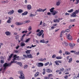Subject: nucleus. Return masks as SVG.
I'll return each mask as SVG.
<instances>
[{
    "mask_svg": "<svg viewBox=\"0 0 79 79\" xmlns=\"http://www.w3.org/2000/svg\"><path fill=\"white\" fill-rule=\"evenodd\" d=\"M36 32H39L37 33L36 35L38 37H41L42 36V38H44V34H43L44 32V30H41L40 31V29H39L37 30L36 31Z\"/></svg>",
    "mask_w": 79,
    "mask_h": 79,
    "instance_id": "f257e3e1",
    "label": "nucleus"
},
{
    "mask_svg": "<svg viewBox=\"0 0 79 79\" xmlns=\"http://www.w3.org/2000/svg\"><path fill=\"white\" fill-rule=\"evenodd\" d=\"M13 63V61H11V63H5L3 65V68H4L3 69V70H5V69H6V67H8V66H10L11 65V64Z\"/></svg>",
    "mask_w": 79,
    "mask_h": 79,
    "instance_id": "f03ea898",
    "label": "nucleus"
},
{
    "mask_svg": "<svg viewBox=\"0 0 79 79\" xmlns=\"http://www.w3.org/2000/svg\"><path fill=\"white\" fill-rule=\"evenodd\" d=\"M19 73H20V76H19V78L20 79H24L25 78L24 77V75L23 74V71H19Z\"/></svg>",
    "mask_w": 79,
    "mask_h": 79,
    "instance_id": "7ed1b4c3",
    "label": "nucleus"
},
{
    "mask_svg": "<svg viewBox=\"0 0 79 79\" xmlns=\"http://www.w3.org/2000/svg\"><path fill=\"white\" fill-rule=\"evenodd\" d=\"M67 39H68L69 40H73V38L71 35L70 34H68L67 36Z\"/></svg>",
    "mask_w": 79,
    "mask_h": 79,
    "instance_id": "20e7f679",
    "label": "nucleus"
},
{
    "mask_svg": "<svg viewBox=\"0 0 79 79\" xmlns=\"http://www.w3.org/2000/svg\"><path fill=\"white\" fill-rule=\"evenodd\" d=\"M62 45H64V47H67L68 45V44L66 42L64 41L62 43Z\"/></svg>",
    "mask_w": 79,
    "mask_h": 79,
    "instance_id": "39448f33",
    "label": "nucleus"
},
{
    "mask_svg": "<svg viewBox=\"0 0 79 79\" xmlns=\"http://www.w3.org/2000/svg\"><path fill=\"white\" fill-rule=\"evenodd\" d=\"M8 15H12L14 13V10H11L10 11H9V12L7 13Z\"/></svg>",
    "mask_w": 79,
    "mask_h": 79,
    "instance_id": "423d86ee",
    "label": "nucleus"
},
{
    "mask_svg": "<svg viewBox=\"0 0 79 79\" xmlns=\"http://www.w3.org/2000/svg\"><path fill=\"white\" fill-rule=\"evenodd\" d=\"M37 66L38 67H41V66H44V64L41 63H38Z\"/></svg>",
    "mask_w": 79,
    "mask_h": 79,
    "instance_id": "0eeeda50",
    "label": "nucleus"
},
{
    "mask_svg": "<svg viewBox=\"0 0 79 79\" xmlns=\"http://www.w3.org/2000/svg\"><path fill=\"white\" fill-rule=\"evenodd\" d=\"M14 63H16V64H19V65L20 66H21V67H23V65H22V63H21V62H19L15 61Z\"/></svg>",
    "mask_w": 79,
    "mask_h": 79,
    "instance_id": "6e6552de",
    "label": "nucleus"
},
{
    "mask_svg": "<svg viewBox=\"0 0 79 79\" xmlns=\"http://www.w3.org/2000/svg\"><path fill=\"white\" fill-rule=\"evenodd\" d=\"M5 34L6 35H11V32L9 31H6L5 32Z\"/></svg>",
    "mask_w": 79,
    "mask_h": 79,
    "instance_id": "1a4fd4ad",
    "label": "nucleus"
},
{
    "mask_svg": "<svg viewBox=\"0 0 79 79\" xmlns=\"http://www.w3.org/2000/svg\"><path fill=\"white\" fill-rule=\"evenodd\" d=\"M69 45L71 47H74L76 45V44H72L71 43H70L69 44Z\"/></svg>",
    "mask_w": 79,
    "mask_h": 79,
    "instance_id": "9d476101",
    "label": "nucleus"
},
{
    "mask_svg": "<svg viewBox=\"0 0 79 79\" xmlns=\"http://www.w3.org/2000/svg\"><path fill=\"white\" fill-rule=\"evenodd\" d=\"M17 57V55H15L14 56V59H13V63H15V60L16 59V57Z\"/></svg>",
    "mask_w": 79,
    "mask_h": 79,
    "instance_id": "9b49d317",
    "label": "nucleus"
},
{
    "mask_svg": "<svg viewBox=\"0 0 79 79\" xmlns=\"http://www.w3.org/2000/svg\"><path fill=\"white\" fill-rule=\"evenodd\" d=\"M16 25H17V26H20V25L23 24V23L22 22V23H19L18 22H17L16 23Z\"/></svg>",
    "mask_w": 79,
    "mask_h": 79,
    "instance_id": "f8f14e48",
    "label": "nucleus"
},
{
    "mask_svg": "<svg viewBox=\"0 0 79 79\" xmlns=\"http://www.w3.org/2000/svg\"><path fill=\"white\" fill-rule=\"evenodd\" d=\"M71 17H76V14L75 13H74V12H73L72 13V14L71 15Z\"/></svg>",
    "mask_w": 79,
    "mask_h": 79,
    "instance_id": "ddd939ff",
    "label": "nucleus"
},
{
    "mask_svg": "<svg viewBox=\"0 0 79 79\" xmlns=\"http://www.w3.org/2000/svg\"><path fill=\"white\" fill-rule=\"evenodd\" d=\"M52 15H56V14H57V13H58V12L55 10L54 11V12H52Z\"/></svg>",
    "mask_w": 79,
    "mask_h": 79,
    "instance_id": "4468645a",
    "label": "nucleus"
},
{
    "mask_svg": "<svg viewBox=\"0 0 79 79\" xmlns=\"http://www.w3.org/2000/svg\"><path fill=\"white\" fill-rule=\"evenodd\" d=\"M1 3H8V1L2 0L1 1Z\"/></svg>",
    "mask_w": 79,
    "mask_h": 79,
    "instance_id": "2eb2a0df",
    "label": "nucleus"
},
{
    "mask_svg": "<svg viewBox=\"0 0 79 79\" xmlns=\"http://www.w3.org/2000/svg\"><path fill=\"white\" fill-rule=\"evenodd\" d=\"M58 1L56 3V5L57 6H59L60 5V3H61V1Z\"/></svg>",
    "mask_w": 79,
    "mask_h": 79,
    "instance_id": "dca6fc26",
    "label": "nucleus"
},
{
    "mask_svg": "<svg viewBox=\"0 0 79 79\" xmlns=\"http://www.w3.org/2000/svg\"><path fill=\"white\" fill-rule=\"evenodd\" d=\"M54 23H60V20L58 19H54Z\"/></svg>",
    "mask_w": 79,
    "mask_h": 79,
    "instance_id": "f3484780",
    "label": "nucleus"
},
{
    "mask_svg": "<svg viewBox=\"0 0 79 79\" xmlns=\"http://www.w3.org/2000/svg\"><path fill=\"white\" fill-rule=\"evenodd\" d=\"M46 71L47 73H52V71L49 69H46Z\"/></svg>",
    "mask_w": 79,
    "mask_h": 79,
    "instance_id": "a211bd4d",
    "label": "nucleus"
},
{
    "mask_svg": "<svg viewBox=\"0 0 79 79\" xmlns=\"http://www.w3.org/2000/svg\"><path fill=\"white\" fill-rule=\"evenodd\" d=\"M18 12L19 13H22L23 12V10L21 9H19L18 10Z\"/></svg>",
    "mask_w": 79,
    "mask_h": 79,
    "instance_id": "6ab92c4d",
    "label": "nucleus"
},
{
    "mask_svg": "<svg viewBox=\"0 0 79 79\" xmlns=\"http://www.w3.org/2000/svg\"><path fill=\"white\" fill-rule=\"evenodd\" d=\"M27 56L29 57V58H33V57L32 56V54H30L29 55H27Z\"/></svg>",
    "mask_w": 79,
    "mask_h": 79,
    "instance_id": "aec40b11",
    "label": "nucleus"
},
{
    "mask_svg": "<svg viewBox=\"0 0 79 79\" xmlns=\"http://www.w3.org/2000/svg\"><path fill=\"white\" fill-rule=\"evenodd\" d=\"M39 72H37L35 75V77H37V76L39 75Z\"/></svg>",
    "mask_w": 79,
    "mask_h": 79,
    "instance_id": "412c9836",
    "label": "nucleus"
},
{
    "mask_svg": "<svg viewBox=\"0 0 79 79\" xmlns=\"http://www.w3.org/2000/svg\"><path fill=\"white\" fill-rule=\"evenodd\" d=\"M11 20V18L9 17V19L7 22V23H11V21H10V20Z\"/></svg>",
    "mask_w": 79,
    "mask_h": 79,
    "instance_id": "4be33fe9",
    "label": "nucleus"
},
{
    "mask_svg": "<svg viewBox=\"0 0 79 79\" xmlns=\"http://www.w3.org/2000/svg\"><path fill=\"white\" fill-rule=\"evenodd\" d=\"M27 8L28 10H31V6L30 5H28Z\"/></svg>",
    "mask_w": 79,
    "mask_h": 79,
    "instance_id": "5701e85b",
    "label": "nucleus"
},
{
    "mask_svg": "<svg viewBox=\"0 0 79 79\" xmlns=\"http://www.w3.org/2000/svg\"><path fill=\"white\" fill-rule=\"evenodd\" d=\"M55 9V8L52 7L51 9L50 10V11L51 13H53V10Z\"/></svg>",
    "mask_w": 79,
    "mask_h": 79,
    "instance_id": "b1692460",
    "label": "nucleus"
},
{
    "mask_svg": "<svg viewBox=\"0 0 79 79\" xmlns=\"http://www.w3.org/2000/svg\"><path fill=\"white\" fill-rule=\"evenodd\" d=\"M30 22V20H27V21H25L23 22V24H26V23H29Z\"/></svg>",
    "mask_w": 79,
    "mask_h": 79,
    "instance_id": "393cba45",
    "label": "nucleus"
},
{
    "mask_svg": "<svg viewBox=\"0 0 79 79\" xmlns=\"http://www.w3.org/2000/svg\"><path fill=\"white\" fill-rule=\"evenodd\" d=\"M28 13V12H25L23 13H22V15H27V14Z\"/></svg>",
    "mask_w": 79,
    "mask_h": 79,
    "instance_id": "a878e982",
    "label": "nucleus"
},
{
    "mask_svg": "<svg viewBox=\"0 0 79 79\" xmlns=\"http://www.w3.org/2000/svg\"><path fill=\"white\" fill-rule=\"evenodd\" d=\"M43 9H37V11H38L39 12H41L43 11Z\"/></svg>",
    "mask_w": 79,
    "mask_h": 79,
    "instance_id": "bb28decb",
    "label": "nucleus"
},
{
    "mask_svg": "<svg viewBox=\"0 0 79 79\" xmlns=\"http://www.w3.org/2000/svg\"><path fill=\"white\" fill-rule=\"evenodd\" d=\"M40 43H43V44L45 43V40H40Z\"/></svg>",
    "mask_w": 79,
    "mask_h": 79,
    "instance_id": "cd10ccee",
    "label": "nucleus"
},
{
    "mask_svg": "<svg viewBox=\"0 0 79 79\" xmlns=\"http://www.w3.org/2000/svg\"><path fill=\"white\" fill-rule=\"evenodd\" d=\"M62 58L63 57L61 56H60V57L57 56L56 57V59H57V60H60V59H62Z\"/></svg>",
    "mask_w": 79,
    "mask_h": 79,
    "instance_id": "c85d7f7f",
    "label": "nucleus"
},
{
    "mask_svg": "<svg viewBox=\"0 0 79 79\" xmlns=\"http://www.w3.org/2000/svg\"><path fill=\"white\" fill-rule=\"evenodd\" d=\"M54 63H55V64L57 66H58V65L60 64H59V63H58V61H57V60H56V61H55L54 62Z\"/></svg>",
    "mask_w": 79,
    "mask_h": 79,
    "instance_id": "c756f323",
    "label": "nucleus"
},
{
    "mask_svg": "<svg viewBox=\"0 0 79 79\" xmlns=\"http://www.w3.org/2000/svg\"><path fill=\"white\" fill-rule=\"evenodd\" d=\"M30 50H27V51H25V53H30Z\"/></svg>",
    "mask_w": 79,
    "mask_h": 79,
    "instance_id": "7c9ffc66",
    "label": "nucleus"
},
{
    "mask_svg": "<svg viewBox=\"0 0 79 79\" xmlns=\"http://www.w3.org/2000/svg\"><path fill=\"white\" fill-rule=\"evenodd\" d=\"M73 9H71L69 10H68V12L69 13H72V12H73Z\"/></svg>",
    "mask_w": 79,
    "mask_h": 79,
    "instance_id": "2f4dec72",
    "label": "nucleus"
},
{
    "mask_svg": "<svg viewBox=\"0 0 79 79\" xmlns=\"http://www.w3.org/2000/svg\"><path fill=\"white\" fill-rule=\"evenodd\" d=\"M76 21V19H70V22H75Z\"/></svg>",
    "mask_w": 79,
    "mask_h": 79,
    "instance_id": "473e14b6",
    "label": "nucleus"
},
{
    "mask_svg": "<svg viewBox=\"0 0 79 79\" xmlns=\"http://www.w3.org/2000/svg\"><path fill=\"white\" fill-rule=\"evenodd\" d=\"M21 47H24V46H25V43H21Z\"/></svg>",
    "mask_w": 79,
    "mask_h": 79,
    "instance_id": "72a5a7b5",
    "label": "nucleus"
},
{
    "mask_svg": "<svg viewBox=\"0 0 79 79\" xmlns=\"http://www.w3.org/2000/svg\"><path fill=\"white\" fill-rule=\"evenodd\" d=\"M35 16V14H31L30 15V17H33V16Z\"/></svg>",
    "mask_w": 79,
    "mask_h": 79,
    "instance_id": "f704fd0d",
    "label": "nucleus"
},
{
    "mask_svg": "<svg viewBox=\"0 0 79 79\" xmlns=\"http://www.w3.org/2000/svg\"><path fill=\"white\" fill-rule=\"evenodd\" d=\"M48 64H49V62H48L44 64V66H47V65H48Z\"/></svg>",
    "mask_w": 79,
    "mask_h": 79,
    "instance_id": "c9c22d12",
    "label": "nucleus"
},
{
    "mask_svg": "<svg viewBox=\"0 0 79 79\" xmlns=\"http://www.w3.org/2000/svg\"><path fill=\"white\" fill-rule=\"evenodd\" d=\"M28 31H31V30H32V27H31V26H30L28 28Z\"/></svg>",
    "mask_w": 79,
    "mask_h": 79,
    "instance_id": "e433bc0d",
    "label": "nucleus"
},
{
    "mask_svg": "<svg viewBox=\"0 0 79 79\" xmlns=\"http://www.w3.org/2000/svg\"><path fill=\"white\" fill-rule=\"evenodd\" d=\"M65 54L66 55H70V52L68 51H66L65 52Z\"/></svg>",
    "mask_w": 79,
    "mask_h": 79,
    "instance_id": "4c0bfd02",
    "label": "nucleus"
},
{
    "mask_svg": "<svg viewBox=\"0 0 79 79\" xmlns=\"http://www.w3.org/2000/svg\"><path fill=\"white\" fill-rule=\"evenodd\" d=\"M30 39H31L28 38V39L26 40H25L26 43L27 42H29V41L30 40Z\"/></svg>",
    "mask_w": 79,
    "mask_h": 79,
    "instance_id": "58836bf2",
    "label": "nucleus"
},
{
    "mask_svg": "<svg viewBox=\"0 0 79 79\" xmlns=\"http://www.w3.org/2000/svg\"><path fill=\"white\" fill-rule=\"evenodd\" d=\"M25 35H26V34H23L22 36V38L21 39V41H22L23 40V37H24V36H25Z\"/></svg>",
    "mask_w": 79,
    "mask_h": 79,
    "instance_id": "ea45409f",
    "label": "nucleus"
},
{
    "mask_svg": "<svg viewBox=\"0 0 79 79\" xmlns=\"http://www.w3.org/2000/svg\"><path fill=\"white\" fill-rule=\"evenodd\" d=\"M13 54H11L10 56H9V58L10 59H11V58H12V56H13Z\"/></svg>",
    "mask_w": 79,
    "mask_h": 79,
    "instance_id": "a19ab883",
    "label": "nucleus"
},
{
    "mask_svg": "<svg viewBox=\"0 0 79 79\" xmlns=\"http://www.w3.org/2000/svg\"><path fill=\"white\" fill-rule=\"evenodd\" d=\"M15 39L16 40H17V39H19V35H17L15 36Z\"/></svg>",
    "mask_w": 79,
    "mask_h": 79,
    "instance_id": "79ce46f5",
    "label": "nucleus"
},
{
    "mask_svg": "<svg viewBox=\"0 0 79 79\" xmlns=\"http://www.w3.org/2000/svg\"><path fill=\"white\" fill-rule=\"evenodd\" d=\"M65 32H70V30L69 29H67L65 30Z\"/></svg>",
    "mask_w": 79,
    "mask_h": 79,
    "instance_id": "37998d69",
    "label": "nucleus"
},
{
    "mask_svg": "<svg viewBox=\"0 0 79 79\" xmlns=\"http://www.w3.org/2000/svg\"><path fill=\"white\" fill-rule=\"evenodd\" d=\"M43 26L44 27H45L47 26V24H46V23H44L43 24Z\"/></svg>",
    "mask_w": 79,
    "mask_h": 79,
    "instance_id": "c03bdc74",
    "label": "nucleus"
},
{
    "mask_svg": "<svg viewBox=\"0 0 79 79\" xmlns=\"http://www.w3.org/2000/svg\"><path fill=\"white\" fill-rule=\"evenodd\" d=\"M22 34H24V33H27V31H23L22 32Z\"/></svg>",
    "mask_w": 79,
    "mask_h": 79,
    "instance_id": "a18cd8bd",
    "label": "nucleus"
},
{
    "mask_svg": "<svg viewBox=\"0 0 79 79\" xmlns=\"http://www.w3.org/2000/svg\"><path fill=\"white\" fill-rule=\"evenodd\" d=\"M74 13L76 14H77L78 13V10H76L75 11V12H74Z\"/></svg>",
    "mask_w": 79,
    "mask_h": 79,
    "instance_id": "49530a36",
    "label": "nucleus"
},
{
    "mask_svg": "<svg viewBox=\"0 0 79 79\" xmlns=\"http://www.w3.org/2000/svg\"><path fill=\"white\" fill-rule=\"evenodd\" d=\"M27 68V65H25L24 66V69H26Z\"/></svg>",
    "mask_w": 79,
    "mask_h": 79,
    "instance_id": "de8ad7c7",
    "label": "nucleus"
},
{
    "mask_svg": "<svg viewBox=\"0 0 79 79\" xmlns=\"http://www.w3.org/2000/svg\"><path fill=\"white\" fill-rule=\"evenodd\" d=\"M73 60V59L72 58H70L69 59V63H71V61Z\"/></svg>",
    "mask_w": 79,
    "mask_h": 79,
    "instance_id": "09e8293b",
    "label": "nucleus"
},
{
    "mask_svg": "<svg viewBox=\"0 0 79 79\" xmlns=\"http://www.w3.org/2000/svg\"><path fill=\"white\" fill-rule=\"evenodd\" d=\"M1 63L2 64H3V63H4V60H1Z\"/></svg>",
    "mask_w": 79,
    "mask_h": 79,
    "instance_id": "8fccbe9b",
    "label": "nucleus"
},
{
    "mask_svg": "<svg viewBox=\"0 0 79 79\" xmlns=\"http://www.w3.org/2000/svg\"><path fill=\"white\" fill-rule=\"evenodd\" d=\"M56 57V55H53L52 56V58H55Z\"/></svg>",
    "mask_w": 79,
    "mask_h": 79,
    "instance_id": "3c124183",
    "label": "nucleus"
},
{
    "mask_svg": "<svg viewBox=\"0 0 79 79\" xmlns=\"http://www.w3.org/2000/svg\"><path fill=\"white\" fill-rule=\"evenodd\" d=\"M77 1V2L75 3V4L76 5L77 4H78L79 3V0H77L76 1Z\"/></svg>",
    "mask_w": 79,
    "mask_h": 79,
    "instance_id": "603ef678",
    "label": "nucleus"
},
{
    "mask_svg": "<svg viewBox=\"0 0 79 79\" xmlns=\"http://www.w3.org/2000/svg\"><path fill=\"white\" fill-rule=\"evenodd\" d=\"M64 79H68V75H66L65 77H64Z\"/></svg>",
    "mask_w": 79,
    "mask_h": 79,
    "instance_id": "864d4df0",
    "label": "nucleus"
},
{
    "mask_svg": "<svg viewBox=\"0 0 79 79\" xmlns=\"http://www.w3.org/2000/svg\"><path fill=\"white\" fill-rule=\"evenodd\" d=\"M57 61V62H58V63H61V61L60 60H58Z\"/></svg>",
    "mask_w": 79,
    "mask_h": 79,
    "instance_id": "5fc2aeb1",
    "label": "nucleus"
},
{
    "mask_svg": "<svg viewBox=\"0 0 79 79\" xmlns=\"http://www.w3.org/2000/svg\"><path fill=\"white\" fill-rule=\"evenodd\" d=\"M61 71H64V68H62L60 69Z\"/></svg>",
    "mask_w": 79,
    "mask_h": 79,
    "instance_id": "6e6d98bb",
    "label": "nucleus"
},
{
    "mask_svg": "<svg viewBox=\"0 0 79 79\" xmlns=\"http://www.w3.org/2000/svg\"><path fill=\"white\" fill-rule=\"evenodd\" d=\"M70 52H71L72 53H75V52H76V51H73V50H72V51H71Z\"/></svg>",
    "mask_w": 79,
    "mask_h": 79,
    "instance_id": "4d7b16f0",
    "label": "nucleus"
},
{
    "mask_svg": "<svg viewBox=\"0 0 79 79\" xmlns=\"http://www.w3.org/2000/svg\"><path fill=\"white\" fill-rule=\"evenodd\" d=\"M39 61H43V59L42 58H40L39 60Z\"/></svg>",
    "mask_w": 79,
    "mask_h": 79,
    "instance_id": "13d9d810",
    "label": "nucleus"
},
{
    "mask_svg": "<svg viewBox=\"0 0 79 79\" xmlns=\"http://www.w3.org/2000/svg\"><path fill=\"white\" fill-rule=\"evenodd\" d=\"M50 76H52V74H49L48 75V77H50Z\"/></svg>",
    "mask_w": 79,
    "mask_h": 79,
    "instance_id": "bf43d9fd",
    "label": "nucleus"
},
{
    "mask_svg": "<svg viewBox=\"0 0 79 79\" xmlns=\"http://www.w3.org/2000/svg\"><path fill=\"white\" fill-rule=\"evenodd\" d=\"M36 47V45H33V44L31 45V47H32L33 48L34 47Z\"/></svg>",
    "mask_w": 79,
    "mask_h": 79,
    "instance_id": "052dcab7",
    "label": "nucleus"
},
{
    "mask_svg": "<svg viewBox=\"0 0 79 79\" xmlns=\"http://www.w3.org/2000/svg\"><path fill=\"white\" fill-rule=\"evenodd\" d=\"M58 25V24L57 23H56L55 24H54L53 26H56Z\"/></svg>",
    "mask_w": 79,
    "mask_h": 79,
    "instance_id": "680f3d73",
    "label": "nucleus"
},
{
    "mask_svg": "<svg viewBox=\"0 0 79 79\" xmlns=\"http://www.w3.org/2000/svg\"><path fill=\"white\" fill-rule=\"evenodd\" d=\"M65 15H69V14L68 13L66 12L65 13Z\"/></svg>",
    "mask_w": 79,
    "mask_h": 79,
    "instance_id": "e2e57ef3",
    "label": "nucleus"
},
{
    "mask_svg": "<svg viewBox=\"0 0 79 79\" xmlns=\"http://www.w3.org/2000/svg\"><path fill=\"white\" fill-rule=\"evenodd\" d=\"M19 48V46L18 45L17 47H16V49H18Z\"/></svg>",
    "mask_w": 79,
    "mask_h": 79,
    "instance_id": "0e129e2a",
    "label": "nucleus"
},
{
    "mask_svg": "<svg viewBox=\"0 0 79 79\" xmlns=\"http://www.w3.org/2000/svg\"><path fill=\"white\" fill-rule=\"evenodd\" d=\"M19 58V56H17V57H16V59L15 60H18Z\"/></svg>",
    "mask_w": 79,
    "mask_h": 79,
    "instance_id": "69168bd1",
    "label": "nucleus"
},
{
    "mask_svg": "<svg viewBox=\"0 0 79 79\" xmlns=\"http://www.w3.org/2000/svg\"><path fill=\"white\" fill-rule=\"evenodd\" d=\"M44 79H48V77H44Z\"/></svg>",
    "mask_w": 79,
    "mask_h": 79,
    "instance_id": "338daca9",
    "label": "nucleus"
},
{
    "mask_svg": "<svg viewBox=\"0 0 79 79\" xmlns=\"http://www.w3.org/2000/svg\"><path fill=\"white\" fill-rule=\"evenodd\" d=\"M42 21H41L40 22V25H42Z\"/></svg>",
    "mask_w": 79,
    "mask_h": 79,
    "instance_id": "774afa93",
    "label": "nucleus"
}]
</instances>
